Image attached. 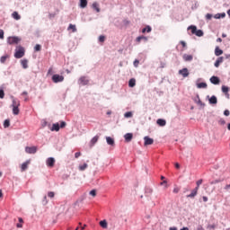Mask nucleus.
I'll return each mask as SVG.
<instances>
[{"instance_id": "nucleus-32", "label": "nucleus", "mask_w": 230, "mask_h": 230, "mask_svg": "<svg viewBox=\"0 0 230 230\" xmlns=\"http://www.w3.org/2000/svg\"><path fill=\"white\" fill-rule=\"evenodd\" d=\"M215 19H224V17H226V13H217L215 14Z\"/></svg>"}, {"instance_id": "nucleus-16", "label": "nucleus", "mask_w": 230, "mask_h": 230, "mask_svg": "<svg viewBox=\"0 0 230 230\" xmlns=\"http://www.w3.org/2000/svg\"><path fill=\"white\" fill-rule=\"evenodd\" d=\"M98 139H100V137L95 136L92 138V140L90 141V146H94V145H96V143H98Z\"/></svg>"}, {"instance_id": "nucleus-44", "label": "nucleus", "mask_w": 230, "mask_h": 230, "mask_svg": "<svg viewBox=\"0 0 230 230\" xmlns=\"http://www.w3.org/2000/svg\"><path fill=\"white\" fill-rule=\"evenodd\" d=\"M0 98L1 100H3V98H4V90L0 89Z\"/></svg>"}, {"instance_id": "nucleus-4", "label": "nucleus", "mask_w": 230, "mask_h": 230, "mask_svg": "<svg viewBox=\"0 0 230 230\" xmlns=\"http://www.w3.org/2000/svg\"><path fill=\"white\" fill-rule=\"evenodd\" d=\"M52 81L54 82V84H58L59 82H64V75H54L52 76Z\"/></svg>"}, {"instance_id": "nucleus-64", "label": "nucleus", "mask_w": 230, "mask_h": 230, "mask_svg": "<svg viewBox=\"0 0 230 230\" xmlns=\"http://www.w3.org/2000/svg\"><path fill=\"white\" fill-rule=\"evenodd\" d=\"M181 230H190V228H188V227H183V228H181Z\"/></svg>"}, {"instance_id": "nucleus-41", "label": "nucleus", "mask_w": 230, "mask_h": 230, "mask_svg": "<svg viewBox=\"0 0 230 230\" xmlns=\"http://www.w3.org/2000/svg\"><path fill=\"white\" fill-rule=\"evenodd\" d=\"M48 197H49V199H54V198H55V192L49 191V192L48 193Z\"/></svg>"}, {"instance_id": "nucleus-39", "label": "nucleus", "mask_w": 230, "mask_h": 230, "mask_svg": "<svg viewBox=\"0 0 230 230\" xmlns=\"http://www.w3.org/2000/svg\"><path fill=\"white\" fill-rule=\"evenodd\" d=\"M132 112L131 111H128L124 114V118H132Z\"/></svg>"}, {"instance_id": "nucleus-13", "label": "nucleus", "mask_w": 230, "mask_h": 230, "mask_svg": "<svg viewBox=\"0 0 230 230\" xmlns=\"http://www.w3.org/2000/svg\"><path fill=\"white\" fill-rule=\"evenodd\" d=\"M210 82L211 84H214V85H218V84H220V79L217 76L213 75L210 78Z\"/></svg>"}, {"instance_id": "nucleus-46", "label": "nucleus", "mask_w": 230, "mask_h": 230, "mask_svg": "<svg viewBox=\"0 0 230 230\" xmlns=\"http://www.w3.org/2000/svg\"><path fill=\"white\" fill-rule=\"evenodd\" d=\"M0 39H4V31L0 29Z\"/></svg>"}, {"instance_id": "nucleus-17", "label": "nucleus", "mask_w": 230, "mask_h": 230, "mask_svg": "<svg viewBox=\"0 0 230 230\" xmlns=\"http://www.w3.org/2000/svg\"><path fill=\"white\" fill-rule=\"evenodd\" d=\"M222 93H224V94H226V96L227 98H229V87L223 85L222 86Z\"/></svg>"}, {"instance_id": "nucleus-56", "label": "nucleus", "mask_w": 230, "mask_h": 230, "mask_svg": "<svg viewBox=\"0 0 230 230\" xmlns=\"http://www.w3.org/2000/svg\"><path fill=\"white\" fill-rule=\"evenodd\" d=\"M136 40H137V42H141V40H142L141 36H139V37H137V38L136 39Z\"/></svg>"}, {"instance_id": "nucleus-36", "label": "nucleus", "mask_w": 230, "mask_h": 230, "mask_svg": "<svg viewBox=\"0 0 230 230\" xmlns=\"http://www.w3.org/2000/svg\"><path fill=\"white\" fill-rule=\"evenodd\" d=\"M93 8L95 10L97 13H100V5L97 3L93 4Z\"/></svg>"}, {"instance_id": "nucleus-22", "label": "nucleus", "mask_w": 230, "mask_h": 230, "mask_svg": "<svg viewBox=\"0 0 230 230\" xmlns=\"http://www.w3.org/2000/svg\"><path fill=\"white\" fill-rule=\"evenodd\" d=\"M146 196L148 197L154 193V190L150 187H146L145 190Z\"/></svg>"}, {"instance_id": "nucleus-52", "label": "nucleus", "mask_w": 230, "mask_h": 230, "mask_svg": "<svg viewBox=\"0 0 230 230\" xmlns=\"http://www.w3.org/2000/svg\"><path fill=\"white\" fill-rule=\"evenodd\" d=\"M172 191H173V193H179V191H180L179 187H175Z\"/></svg>"}, {"instance_id": "nucleus-2", "label": "nucleus", "mask_w": 230, "mask_h": 230, "mask_svg": "<svg viewBox=\"0 0 230 230\" xmlns=\"http://www.w3.org/2000/svg\"><path fill=\"white\" fill-rule=\"evenodd\" d=\"M25 50L22 46H17L14 53L16 58H22L24 57Z\"/></svg>"}, {"instance_id": "nucleus-38", "label": "nucleus", "mask_w": 230, "mask_h": 230, "mask_svg": "<svg viewBox=\"0 0 230 230\" xmlns=\"http://www.w3.org/2000/svg\"><path fill=\"white\" fill-rule=\"evenodd\" d=\"M4 128H8V127H10V120L5 119L4 122Z\"/></svg>"}, {"instance_id": "nucleus-59", "label": "nucleus", "mask_w": 230, "mask_h": 230, "mask_svg": "<svg viewBox=\"0 0 230 230\" xmlns=\"http://www.w3.org/2000/svg\"><path fill=\"white\" fill-rule=\"evenodd\" d=\"M16 226H17L18 228H21V227H22V224L18 223V224L16 225Z\"/></svg>"}, {"instance_id": "nucleus-58", "label": "nucleus", "mask_w": 230, "mask_h": 230, "mask_svg": "<svg viewBox=\"0 0 230 230\" xmlns=\"http://www.w3.org/2000/svg\"><path fill=\"white\" fill-rule=\"evenodd\" d=\"M180 44H181L182 48H186V43L184 41H181Z\"/></svg>"}, {"instance_id": "nucleus-47", "label": "nucleus", "mask_w": 230, "mask_h": 230, "mask_svg": "<svg viewBox=\"0 0 230 230\" xmlns=\"http://www.w3.org/2000/svg\"><path fill=\"white\" fill-rule=\"evenodd\" d=\"M90 195H92V197H96V190H91Z\"/></svg>"}, {"instance_id": "nucleus-11", "label": "nucleus", "mask_w": 230, "mask_h": 230, "mask_svg": "<svg viewBox=\"0 0 230 230\" xmlns=\"http://www.w3.org/2000/svg\"><path fill=\"white\" fill-rule=\"evenodd\" d=\"M132 137H134V135L132 133H127L124 136V139L127 143H130L132 141Z\"/></svg>"}, {"instance_id": "nucleus-31", "label": "nucleus", "mask_w": 230, "mask_h": 230, "mask_svg": "<svg viewBox=\"0 0 230 230\" xmlns=\"http://www.w3.org/2000/svg\"><path fill=\"white\" fill-rule=\"evenodd\" d=\"M21 106V102L13 99V104H12V107H20Z\"/></svg>"}, {"instance_id": "nucleus-51", "label": "nucleus", "mask_w": 230, "mask_h": 230, "mask_svg": "<svg viewBox=\"0 0 230 230\" xmlns=\"http://www.w3.org/2000/svg\"><path fill=\"white\" fill-rule=\"evenodd\" d=\"M80 155H82V153H80V152L75 153V159H78V157H80Z\"/></svg>"}, {"instance_id": "nucleus-28", "label": "nucleus", "mask_w": 230, "mask_h": 230, "mask_svg": "<svg viewBox=\"0 0 230 230\" xmlns=\"http://www.w3.org/2000/svg\"><path fill=\"white\" fill-rule=\"evenodd\" d=\"M19 112H20L19 106L13 107V114H14V116H18Z\"/></svg>"}, {"instance_id": "nucleus-61", "label": "nucleus", "mask_w": 230, "mask_h": 230, "mask_svg": "<svg viewBox=\"0 0 230 230\" xmlns=\"http://www.w3.org/2000/svg\"><path fill=\"white\" fill-rule=\"evenodd\" d=\"M175 168L179 169V168H181V165L178 163H176L175 164Z\"/></svg>"}, {"instance_id": "nucleus-25", "label": "nucleus", "mask_w": 230, "mask_h": 230, "mask_svg": "<svg viewBox=\"0 0 230 230\" xmlns=\"http://www.w3.org/2000/svg\"><path fill=\"white\" fill-rule=\"evenodd\" d=\"M106 141L109 145H111V146H114V138L111 137H106Z\"/></svg>"}, {"instance_id": "nucleus-62", "label": "nucleus", "mask_w": 230, "mask_h": 230, "mask_svg": "<svg viewBox=\"0 0 230 230\" xmlns=\"http://www.w3.org/2000/svg\"><path fill=\"white\" fill-rule=\"evenodd\" d=\"M18 220H19L20 224H22V222H24V221L22 219V217H19Z\"/></svg>"}, {"instance_id": "nucleus-50", "label": "nucleus", "mask_w": 230, "mask_h": 230, "mask_svg": "<svg viewBox=\"0 0 230 230\" xmlns=\"http://www.w3.org/2000/svg\"><path fill=\"white\" fill-rule=\"evenodd\" d=\"M22 96H26V97H25V102H27V101H28V92H23V93H22Z\"/></svg>"}, {"instance_id": "nucleus-10", "label": "nucleus", "mask_w": 230, "mask_h": 230, "mask_svg": "<svg viewBox=\"0 0 230 230\" xmlns=\"http://www.w3.org/2000/svg\"><path fill=\"white\" fill-rule=\"evenodd\" d=\"M30 160H27L26 162H24L23 164H22L21 165V172H26V169L28 168V166H30Z\"/></svg>"}, {"instance_id": "nucleus-23", "label": "nucleus", "mask_w": 230, "mask_h": 230, "mask_svg": "<svg viewBox=\"0 0 230 230\" xmlns=\"http://www.w3.org/2000/svg\"><path fill=\"white\" fill-rule=\"evenodd\" d=\"M8 58H10V55H8V54L2 56L0 58L1 64H4L6 62V60H8Z\"/></svg>"}, {"instance_id": "nucleus-14", "label": "nucleus", "mask_w": 230, "mask_h": 230, "mask_svg": "<svg viewBox=\"0 0 230 230\" xmlns=\"http://www.w3.org/2000/svg\"><path fill=\"white\" fill-rule=\"evenodd\" d=\"M222 62H224V57H219L214 64L215 67H220Z\"/></svg>"}, {"instance_id": "nucleus-33", "label": "nucleus", "mask_w": 230, "mask_h": 230, "mask_svg": "<svg viewBox=\"0 0 230 230\" xmlns=\"http://www.w3.org/2000/svg\"><path fill=\"white\" fill-rule=\"evenodd\" d=\"M129 87H136V79L132 78L128 82Z\"/></svg>"}, {"instance_id": "nucleus-24", "label": "nucleus", "mask_w": 230, "mask_h": 230, "mask_svg": "<svg viewBox=\"0 0 230 230\" xmlns=\"http://www.w3.org/2000/svg\"><path fill=\"white\" fill-rule=\"evenodd\" d=\"M217 96L213 95L209 98V103L213 104V105H217Z\"/></svg>"}, {"instance_id": "nucleus-55", "label": "nucleus", "mask_w": 230, "mask_h": 230, "mask_svg": "<svg viewBox=\"0 0 230 230\" xmlns=\"http://www.w3.org/2000/svg\"><path fill=\"white\" fill-rule=\"evenodd\" d=\"M224 114H225L226 116H229V114H230L229 110H226V111H224Z\"/></svg>"}, {"instance_id": "nucleus-53", "label": "nucleus", "mask_w": 230, "mask_h": 230, "mask_svg": "<svg viewBox=\"0 0 230 230\" xmlns=\"http://www.w3.org/2000/svg\"><path fill=\"white\" fill-rule=\"evenodd\" d=\"M134 66H135V67H137V66H139V60L136 59L134 61Z\"/></svg>"}, {"instance_id": "nucleus-19", "label": "nucleus", "mask_w": 230, "mask_h": 230, "mask_svg": "<svg viewBox=\"0 0 230 230\" xmlns=\"http://www.w3.org/2000/svg\"><path fill=\"white\" fill-rule=\"evenodd\" d=\"M183 60H185V62H191V60H193V56L184 54L183 55Z\"/></svg>"}, {"instance_id": "nucleus-49", "label": "nucleus", "mask_w": 230, "mask_h": 230, "mask_svg": "<svg viewBox=\"0 0 230 230\" xmlns=\"http://www.w3.org/2000/svg\"><path fill=\"white\" fill-rule=\"evenodd\" d=\"M66 125V121H61L59 127H60V128H65Z\"/></svg>"}, {"instance_id": "nucleus-60", "label": "nucleus", "mask_w": 230, "mask_h": 230, "mask_svg": "<svg viewBox=\"0 0 230 230\" xmlns=\"http://www.w3.org/2000/svg\"><path fill=\"white\" fill-rule=\"evenodd\" d=\"M203 201H204V202H208V197L204 196V197H203Z\"/></svg>"}, {"instance_id": "nucleus-57", "label": "nucleus", "mask_w": 230, "mask_h": 230, "mask_svg": "<svg viewBox=\"0 0 230 230\" xmlns=\"http://www.w3.org/2000/svg\"><path fill=\"white\" fill-rule=\"evenodd\" d=\"M142 40H145V42H146L148 40V38L145 37V36H141Z\"/></svg>"}, {"instance_id": "nucleus-21", "label": "nucleus", "mask_w": 230, "mask_h": 230, "mask_svg": "<svg viewBox=\"0 0 230 230\" xmlns=\"http://www.w3.org/2000/svg\"><path fill=\"white\" fill-rule=\"evenodd\" d=\"M224 54V50L220 49L219 47H217L215 49V55L216 57H220V55H223Z\"/></svg>"}, {"instance_id": "nucleus-12", "label": "nucleus", "mask_w": 230, "mask_h": 230, "mask_svg": "<svg viewBox=\"0 0 230 230\" xmlns=\"http://www.w3.org/2000/svg\"><path fill=\"white\" fill-rule=\"evenodd\" d=\"M179 74L182 75L183 78H186L190 75V72H188V68H183L179 71Z\"/></svg>"}, {"instance_id": "nucleus-45", "label": "nucleus", "mask_w": 230, "mask_h": 230, "mask_svg": "<svg viewBox=\"0 0 230 230\" xmlns=\"http://www.w3.org/2000/svg\"><path fill=\"white\" fill-rule=\"evenodd\" d=\"M99 42H105V36L101 35V36L99 37Z\"/></svg>"}, {"instance_id": "nucleus-40", "label": "nucleus", "mask_w": 230, "mask_h": 230, "mask_svg": "<svg viewBox=\"0 0 230 230\" xmlns=\"http://www.w3.org/2000/svg\"><path fill=\"white\" fill-rule=\"evenodd\" d=\"M40 49H42V47L39 44H37L35 47H34V51H40Z\"/></svg>"}, {"instance_id": "nucleus-43", "label": "nucleus", "mask_w": 230, "mask_h": 230, "mask_svg": "<svg viewBox=\"0 0 230 230\" xmlns=\"http://www.w3.org/2000/svg\"><path fill=\"white\" fill-rule=\"evenodd\" d=\"M202 182H203L202 179L199 180V181L196 182V184H197L196 188H198V190H199V188H200V184H202Z\"/></svg>"}, {"instance_id": "nucleus-42", "label": "nucleus", "mask_w": 230, "mask_h": 230, "mask_svg": "<svg viewBox=\"0 0 230 230\" xmlns=\"http://www.w3.org/2000/svg\"><path fill=\"white\" fill-rule=\"evenodd\" d=\"M206 19H207L208 21H211V19H213V14H211V13H207V14H206Z\"/></svg>"}, {"instance_id": "nucleus-30", "label": "nucleus", "mask_w": 230, "mask_h": 230, "mask_svg": "<svg viewBox=\"0 0 230 230\" xmlns=\"http://www.w3.org/2000/svg\"><path fill=\"white\" fill-rule=\"evenodd\" d=\"M21 64H22L23 69H28V60L27 59L22 60Z\"/></svg>"}, {"instance_id": "nucleus-20", "label": "nucleus", "mask_w": 230, "mask_h": 230, "mask_svg": "<svg viewBox=\"0 0 230 230\" xmlns=\"http://www.w3.org/2000/svg\"><path fill=\"white\" fill-rule=\"evenodd\" d=\"M157 125H159V127H165L166 126V120L163 119H158L156 120Z\"/></svg>"}, {"instance_id": "nucleus-34", "label": "nucleus", "mask_w": 230, "mask_h": 230, "mask_svg": "<svg viewBox=\"0 0 230 230\" xmlns=\"http://www.w3.org/2000/svg\"><path fill=\"white\" fill-rule=\"evenodd\" d=\"M81 8H85L87 6V0H80Z\"/></svg>"}, {"instance_id": "nucleus-9", "label": "nucleus", "mask_w": 230, "mask_h": 230, "mask_svg": "<svg viewBox=\"0 0 230 230\" xmlns=\"http://www.w3.org/2000/svg\"><path fill=\"white\" fill-rule=\"evenodd\" d=\"M144 145H145V146H148V145H154L153 138H150V137H144Z\"/></svg>"}, {"instance_id": "nucleus-3", "label": "nucleus", "mask_w": 230, "mask_h": 230, "mask_svg": "<svg viewBox=\"0 0 230 230\" xmlns=\"http://www.w3.org/2000/svg\"><path fill=\"white\" fill-rule=\"evenodd\" d=\"M7 42L10 45L18 44L21 42V38L15 36L9 37Z\"/></svg>"}, {"instance_id": "nucleus-8", "label": "nucleus", "mask_w": 230, "mask_h": 230, "mask_svg": "<svg viewBox=\"0 0 230 230\" xmlns=\"http://www.w3.org/2000/svg\"><path fill=\"white\" fill-rule=\"evenodd\" d=\"M199 193V187H196L194 190H192L191 193L187 195L188 199H195L197 197V194Z\"/></svg>"}, {"instance_id": "nucleus-15", "label": "nucleus", "mask_w": 230, "mask_h": 230, "mask_svg": "<svg viewBox=\"0 0 230 230\" xmlns=\"http://www.w3.org/2000/svg\"><path fill=\"white\" fill-rule=\"evenodd\" d=\"M52 132H58L60 130V124L55 123L52 125V128H50Z\"/></svg>"}, {"instance_id": "nucleus-29", "label": "nucleus", "mask_w": 230, "mask_h": 230, "mask_svg": "<svg viewBox=\"0 0 230 230\" xmlns=\"http://www.w3.org/2000/svg\"><path fill=\"white\" fill-rule=\"evenodd\" d=\"M150 31H152V27L148 25L142 30V33H150Z\"/></svg>"}, {"instance_id": "nucleus-48", "label": "nucleus", "mask_w": 230, "mask_h": 230, "mask_svg": "<svg viewBox=\"0 0 230 230\" xmlns=\"http://www.w3.org/2000/svg\"><path fill=\"white\" fill-rule=\"evenodd\" d=\"M164 185H165V188H168V181H166L165 180L161 182V186H164Z\"/></svg>"}, {"instance_id": "nucleus-7", "label": "nucleus", "mask_w": 230, "mask_h": 230, "mask_svg": "<svg viewBox=\"0 0 230 230\" xmlns=\"http://www.w3.org/2000/svg\"><path fill=\"white\" fill-rule=\"evenodd\" d=\"M80 85H89V80L87 76H81L78 80Z\"/></svg>"}, {"instance_id": "nucleus-1", "label": "nucleus", "mask_w": 230, "mask_h": 230, "mask_svg": "<svg viewBox=\"0 0 230 230\" xmlns=\"http://www.w3.org/2000/svg\"><path fill=\"white\" fill-rule=\"evenodd\" d=\"M188 30H191L192 35H196L197 37H202L204 35V31L202 30H197V26L190 25Z\"/></svg>"}, {"instance_id": "nucleus-6", "label": "nucleus", "mask_w": 230, "mask_h": 230, "mask_svg": "<svg viewBox=\"0 0 230 230\" xmlns=\"http://www.w3.org/2000/svg\"><path fill=\"white\" fill-rule=\"evenodd\" d=\"M55 158L53 157H49L46 161V164L49 168H53V166H55Z\"/></svg>"}, {"instance_id": "nucleus-63", "label": "nucleus", "mask_w": 230, "mask_h": 230, "mask_svg": "<svg viewBox=\"0 0 230 230\" xmlns=\"http://www.w3.org/2000/svg\"><path fill=\"white\" fill-rule=\"evenodd\" d=\"M169 230H177V227H170Z\"/></svg>"}, {"instance_id": "nucleus-54", "label": "nucleus", "mask_w": 230, "mask_h": 230, "mask_svg": "<svg viewBox=\"0 0 230 230\" xmlns=\"http://www.w3.org/2000/svg\"><path fill=\"white\" fill-rule=\"evenodd\" d=\"M225 190H226V191H229V190H230V183H229V184H226V185L225 186Z\"/></svg>"}, {"instance_id": "nucleus-35", "label": "nucleus", "mask_w": 230, "mask_h": 230, "mask_svg": "<svg viewBox=\"0 0 230 230\" xmlns=\"http://www.w3.org/2000/svg\"><path fill=\"white\" fill-rule=\"evenodd\" d=\"M67 30H72L73 33H75L76 31V25H73L70 23Z\"/></svg>"}, {"instance_id": "nucleus-18", "label": "nucleus", "mask_w": 230, "mask_h": 230, "mask_svg": "<svg viewBox=\"0 0 230 230\" xmlns=\"http://www.w3.org/2000/svg\"><path fill=\"white\" fill-rule=\"evenodd\" d=\"M12 17L13 19H14L15 21H20L21 19V14L19 13H17V11H14L13 13H12Z\"/></svg>"}, {"instance_id": "nucleus-37", "label": "nucleus", "mask_w": 230, "mask_h": 230, "mask_svg": "<svg viewBox=\"0 0 230 230\" xmlns=\"http://www.w3.org/2000/svg\"><path fill=\"white\" fill-rule=\"evenodd\" d=\"M87 164H84L83 165H79L80 172H84V170H87Z\"/></svg>"}, {"instance_id": "nucleus-5", "label": "nucleus", "mask_w": 230, "mask_h": 230, "mask_svg": "<svg viewBox=\"0 0 230 230\" xmlns=\"http://www.w3.org/2000/svg\"><path fill=\"white\" fill-rule=\"evenodd\" d=\"M25 152L26 154H37V146H26Z\"/></svg>"}, {"instance_id": "nucleus-27", "label": "nucleus", "mask_w": 230, "mask_h": 230, "mask_svg": "<svg viewBox=\"0 0 230 230\" xmlns=\"http://www.w3.org/2000/svg\"><path fill=\"white\" fill-rule=\"evenodd\" d=\"M99 224H100L101 227H102V229H107V226H108L107 220H102V221H100Z\"/></svg>"}, {"instance_id": "nucleus-26", "label": "nucleus", "mask_w": 230, "mask_h": 230, "mask_svg": "<svg viewBox=\"0 0 230 230\" xmlns=\"http://www.w3.org/2000/svg\"><path fill=\"white\" fill-rule=\"evenodd\" d=\"M198 89H206L208 87V84L206 83H199L197 84Z\"/></svg>"}]
</instances>
